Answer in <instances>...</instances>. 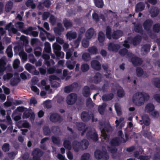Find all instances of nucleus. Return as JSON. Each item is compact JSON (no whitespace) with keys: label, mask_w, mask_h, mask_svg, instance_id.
Instances as JSON below:
<instances>
[{"label":"nucleus","mask_w":160,"mask_h":160,"mask_svg":"<svg viewBox=\"0 0 160 160\" xmlns=\"http://www.w3.org/2000/svg\"><path fill=\"white\" fill-rule=\"evenodd\" d=\"M149 98V96L148 94L137 92L133 95L132 101L136 106H139L142 105L145 101L148 100Z\"/></svg>","instance_id":"f257e3e1"},{"label":"nucleus","mask_w":160,"mask_h":160,"mask_svg":"<svg viewBox=\"0 0 160 160\" xmlns=\"http://www.w3.org/2000/svg\"><path fill=\"white\" fill-rule=\"evenodd\" d=\"M88 145V141L86 139H83L80 142L77 140H74L72 142V148L76 152H79L80 150L86 149Z\"/></svg>","instance_id":"f03ea898"},{"label":"nucleus","mask_w":160,"mask_h":160,"mask_svg":"<svg viewBox=\"0 0 160 160\" xmlns=\"http://www.w3.org/2000/svg\"><path fill=\"white\" fill-rule=\"evenodd\" d=\"M94 156L95 158L97 159L102 158L107 160L109 158V156L106 151H102L99 150H97L95 151Z\"/></svg>","instance_id":"7ed1b4c3"},{"label":"nucleus","mask_w":160,"mask_h":160,"mask_svg":"<svg viewBox=\"0 0 160 160\" xmlns=\"http://www.w3.org/2000/svg\"><path fill=\"white\" fill-rule=\"evenodd\" d=\"M87 138L94 142L97 141L98 139V135L96 131L91 129L88 131L86 133Z\"/></svg>","instance_id":"20e7f679"},{"label":"nucleus","mask_w":160,"mask_h":160,"mask_svg":"<svg viewBox=\"0 0 160 160\" xmlns=\"http://www.w3.org/2000/svg\"><path fill=\"white\" fill-rule=\"evenodd\" d=\"M43 152L38 148H36L32 151V155L33 160H38L40 159L43 154Z\"/></svg>","instance_id":"39448f33"},{"label":"nucleus","mask_w":160,"mask_h":160,"mask_svg":"<svg viewBox=\"0 0 160 160\" xmlns=\"http://www.w3.org/2000/svg\"><path fill=\"white\" fill-rule=\"evenodd\" d=\"M77 96L76 94L71 93L67 98L66 101L68 105H72L74 104L77 99Z\"/></svg>","instance_id":"423d86ee"},{"label":"nucleus","mask_w":160,"mask_h":160,"mask_svg":"<svg viewBox=\"0 0 160 160\" xmlns=\"http://www.w3.org/2000/svg\"><path fill=\"white\" fill-rule=\"evenodd\" d=\"M153 24V21L151 19H148L145 20L143 22V26L144 29L147 31L150 30Z\"/></svg>","instance_id":"0eeeda50"},{"label":"nucleus","mask_w":160,"mask_h":160,"mask_svg":"<svg viewBox=\"0 0 160 160\" xmlns=\"http://www.w3.org/2000/svg\"><path fill=\"white\" fill-rule=\"evenodd\" d=\"M50 120L53 122H60L61 121L62 118L60 115L57 113H52L50 117Z\"/></svg>","instance_id":"6e6552de"},{"label":"nucleus","mask_w":160,"mask_h":160,"mask_svg":"<svg viewBox=\"0 0 160 160\" xmlns=\"http://www.w3.org/2000/svg\"><path fill=\"white\" fill-rule=\"evenodd\" d=\"M131 61L134 66L141 65L142 62V59L137 56L132 57L131 58Z\"/></svg>","instance_id":"1a4fd4ad"},{"label":"nucleus","mask_w":160,"mask_h":160,"mask_svg":"<svg viewBox=\"0 0 160 160\" xmlns=\"http://www.w3.org/2000/svg\"><path fill=\"white\" fill-rule=\"evenodd\" d=\"M141 36L138 34L136 35L134 38H129V40L134 46H136L139 44L141 42Z\"/></svg>","instance_id":"9d476101"},{"label":"nucleus","mask_w":160,"mask_h":160,"mask_svg":"<svg viewBox=\"0 0 160 160\" xmlns=\"http://www.w3.org/2000/svg\"><path fill=\"white\" fill-rule=\"evenodd\" d=\"M91 114L88 112L86 111H83L81 115L82 120L84 122H87L91 118Z\"/></svg>","instance_id":"9b49d317"},{"label":"nucleus","mask_w":160,"mask_h":160,"mask_svg":"<svg viewBox=\"0 0 160 160\" xmlns=\"http://www.w3.org/2000/svg\"><path fill=\"white\" fill-rule=\"evenodd\" d=\"M120 48L119 44H114L113 43H109L108 45V49L109 51L117 52Z\"/></svg>","instance_id":"f8f14e48"},{"label":"nucleus","mask_w":160,"mask_h":160,"mask_svg":"<svg viewBox=\"0 0 160 160\" xmlns=\"http://www.w3.org/2000/svg\"><path fill=\"white\" fill-rule=\"evenodd\" d=\"M91 66L94 69L99 70L101 69V65L99 62L97 60H93L91 62Z\"/></svg>","instance_id":"ddd939ff"},{"label":"nucleus","mask_w":160,"mask_h":160,"mask_svg":"<svg viewBox=\"0 0 160 160\" xmlns=\"http://www.w3.org/2000/svg\"><path fill=\"white\" fill-rule=\"evenodd\" d=\"M102 75L100 73L97 72L92 78V81L94 83L98 84L100 83L102 80Z\"/></svg>","instance_id":"4468645a"},{"label":"nucleus","mask_w":160,"mask_h":160,"mask_svg":"<svg viewBox=\"0 0 160 160\" xmlns=\"http://www.w3.org/2000/svg\"><path fill=\"white\" fill-rule=\"evenodd\" d=\"M6 63L4 60L0 59V76H2L4 71L6 69Z\"/></svg>","instance_id":"2eb2a0df"},{"label":"nucleus","mask_w":160,"mask_h":160,"mask_svg":"<svg viewBox=\"0 0 160 160\" xmlns=\"http://www.w3.org/2000/svg\"><path fill=\"white\" fill-rule=\"evenodd\" d=\"M78 84L76 82L73 83L71 85L65 87L64 88V92L67 93H70L73 89L77 87Z\"/></svg>","instance_id":"dca6fc26"},{"label":"nucleus","mask_w":160,"mask_h":160,"mask_svg":"<svg viewBox=\"0 0 160 160\" xmlns=\"http://www.w3.org/2000/svg\"><path fill=\"white\" fill-rule=\"evenodd\" d=\"M145 7V4L143 2H139L137 3L135 6V12H138L143 11L144 10Z\"/></svg>","instance_id":"f3484780"},{"label":"nucleus","mask_w":160,"mask_h":160,"mask_svg":"<svg viewBox=\"0 0 160 160\" xmlns=\"http://www.w3.org/2000/svg\"><path fill=\"white\" fill-rule=\"evenodd\" d=\"M123 34L122 32L120 30H117L113 32L112 37L114 39H117L121 37Z\"/></svg>","instance_id":"a211bd4d"},{"label":"nucleus","mask_w":160,"mask_h":160,"mask_svg":"<svg viewBox=\"0 0 160 160\" xmlns=\"http://www.w3.org/2000/svg\"><path fill=\"white\" fill-rule=\"evenodd\" d=\"M63 23L64 26L66 29L72 27L73 26L71 20L68 19L66 18L63 20Z\"/></svg>","instance_id":"6ab92c4d"},{"label":"nucleus","mask_w":160,"mask_h":160,"mask_svg":"<svg viewBox=\"0 0 160 160\" xmlns=\"http://www.w3.org/2000/svg\"><path fill=\"white\" fill-rule=\"evenodd\" d=\"M114 96V94L111 93L108 94H104L102 96V99L104 101H109L113 98Z\"/></svg>","instance_id":"aec40b11"},{"label":"nucleus","mask_w":160,"mask_h":160,"mask_svg":"<svg viewBox=\"0 0 160 160\" xmlns=\"http://www.w3.org/2000/svg\"><path fill=\"white\" fill-rule=\"evenodd\" d=\"M159 12V9L157 7H152L150 11V13L151 14V17L152 18L156 17L158 14Z\"/></svg>","instance_id":"412c9836"},{"label":"nucleus","mask_w":160,"mask_h":160,"mask_svg":"<svg viewBox=\"0 0 160 160\" xmlns=\"http://www.w3.org/2000/svg\"><path fill=\"white\" fill-rule=\"evenodd\" d=\"M82 94L83 96L86 98L90 96L91 92L89 87L85 86L84 87L82 91Z\"/></svg>","instance_id":"4be33fe9"},{"label":"nucleus","mask_w":160,"mask_h":160,"mask_svg":"<svg viewBox=\"0 0 160 160\" xmlns=\"http://www.w3.org/2000/svg\"><path fill=\"white\" fill-rule=\"evenodd\" d=\"M134 31L135 32L142 34L143 32L142 26L139 23H137L136 24L134 28Z\"/></svg>","instance_id":"5701e85b"},{"label":"nucleus","mask_w":160,"mask_h":160,"mask_svg":"<svg viewBox=\"0 0 160 160\" xmlns=\"http://www.w3.org/2000/svg\"><path fill=\"white\" fill-rule=\"evenodd\" d=\"M99 129L101 131V133H106V132L108 133L112 131V128L109 123L106 124L103 128L101 127V128H100Z\"/></svg>","instance_id":"b1692460"},{"label":"nucleus","mask_w":160,"mask_h":160,"mask_svg":"<svg viewBox=\"0 0 160 160\" xmlns=\"http://www.w3.org/2000/svg\"><path fill=\"white\" fill-rule=\"evenodd\" d=\"M94 33V29L92 28L89 29L85 33V37L88 39H91Z\"/></svg>","instance_id":"393cba45"},{"label":"nucleus","mask_w":160,"mask_h":160,"mask_svg":"<svg viewBox=\"0 0 160 160\" xmlns=\"http://www.w3.org/2000/svg\"><path fill=\"white\" fill-rule=\"evenodd\" d=\"M76 126L78 129L79 131H81L84 129L82 133V135H83L86 131L85 129H84L85 127V124L82 122H79L77 123Z\"/></svg>","instance_id":"a878e982"},{"label":"nucleus","mask_w":160,"mask_h":160,"mask_svg":"<svg viewBox=\"0 0 160 160\" xmlns=\"http://www.w3.org/2000/svg\"><path fill=\"white\" fill-rule=\"evenodd\" d=\"M67 38L69 40L75 39L77 37L76 32H72V31L68 32L66 34Z\"/></svg>","instance_id":"bb28decb"},{"label":"nucleus","mask_w":160,"mask_h":160,"mask_svg":"<svg viewBox=\"0 0 160 160\" xmlns=\"http://www.w3.org/2000/svg\"><path fill=\"white\" fill-rule=\"evenodd\" d=\"M112 29L110 26H108L106 28V37L109 40L112 39Z\"/></svg>","instance_id":"cd10ccee"},{"label":"nucleus","mask_w":160,"mask_h":160,"mask_svg":"<svg viewBox=\"0 0 160 160\" xmlns=\"http://www.w3.org/2000/svg\"><path fill=\"white\" fill-rule=\"evenodd\" d=\"M155 107L153 104L151 103H148L145 107V110L147 112L152 111L154 109Z\"/></svg>","instance_id":"c85d7f7f"},{"label":"nucleus","mask_w":160,"mask_h":160,"mask_svg":"<svg viewBox=\"0 0 160 160\" xmlns=\"http://www.w3.org/2000/svg\"><path fill=\"white\" fill-rule=\"evenodd\" d=\"M88 51L91 55H96L98 53V49L95 46L89 47L88 48Z\"/></svg>","instance_id":"c756f323"},{"label":"nucleus","mask_w":160,"mask_h":160,"mask_svg":"<svg viewBox=\"0 0 160 160\" xmlns=\"http://www.w3.org/2000/svg\"><path fill=\"white\" fill-rule=\"evenodd\" d=\"M151 46V45L149 44H144L142 46L141 50L142 52H144L147 53L149 52Z\"/></svg>","instance_id":"7c9ffc66"},{"label":"nucleus","mask_w":160,"mask_h":160,"mask_svg":"<svg viewBox=\"0 0 160 160\" xmlns=\"http://www.w3.org/2000/svg\"><path fill=\"white\" fill-rule=\"evenodd\" d=\"M82 60L85 62L89 61L91 59V56L89 53L88 52H84L82 55Z\"/></svg>","instance_id":"2f4dec72"},{"label":"nucleus","mask_w":160,"mask_h":160,"mask_svg":"<svg viewBox=\"0 0 160 160\" xmlns=\"http://www.w3.org/2000/svg\"><path fill=\"white\" fill-rule=\"evenodd\" d=\"M95 6L98 8H102L104 4L103 0H93Z\"/></svg>","instance_id":"473e14b6"},{"label":"nucleus","mask_w":160,"mask_h":160,"mask_svg":"<svg viewBox=\"0 0 160 160\" xmlns=\"http://www.w3.org/2000/svg\"><path fill=\"white\" fill-rule=\"evenodd\" d=\"M43 132L45 136H49L50 135L51 133V130L49 127L45 125L43 127Z\"/></svg>","instance_id":"72a5a7b5"},{"label":"nucleus","mask_w":160,"mask_h":160,"mask_svg":"<svg viewBox=\"0 0 160 160\" xmlns=\"http://www.w3.org/2000/svg\"><path fill=\"white\" fill-rule=\"evenodd\" d=\"M105 35L102 31H100L98 33V40L100 43L103 42L105 40Z\"/></svg>","instance_id":"f704fd0d"},{"label":"nucleus","mask_w":160,"mask_h":160,"mask_svg":"<svg viewBox=\"0 0 160 160\" xmlns=\"http://www.w3.org/2000/svg\"><path fill=\"white\" fill-rule=\"evenodd\" d=\"M13 5V2L11 1H9L5 5V11L7 12H10L12 8Z\"/></svg>","instance_id":"c9c22d12"},{"label":"nucleus","mask_w":160,"mask_h":160,"mask_svg":"<svg viewBox=\"0 0 160 160\" xmlns=\"http://www.w3.org/2000/svg\"><path fill=\"white\" fill-rule=\"evenodd\" d=\"M52 47L54 53L61 51V47L60 45L58 44L56 42L53 44Z\"/></svg>","instance_id":"e433bc0d"},{"label":"nucleus","mask_w":160,"mask_h":160,"mask_svg":"<svg viewBox=\"0 0 160 160\" xmlns=\"http://www.w3.org/2000/svg\"><path fill=\"white\" fill-rule=\"evenodd\" d=\"M51 47L50 43L48 42H46L44 43V51L46 53H49L51 52Z\"/></svg>","instance_id":"4c0bfd02"},{"label":"nucleus","mask_w":160,"mask_h":160,"mask_svg":"<svg viewBox=\"0 0 160 160\" xmlns=\"http://www.w3.org/2000/svg\"><path fill=\"white\" fill-rule=\"evenodd\" d=\"M110 143L112 146H117L119 145V140L117 138H112L111 140Z\"/></svg>","instance_id":"58836bf2"},{"label":"nucleus","mask_w":160,"mask_h":160,"mask_svg":"<svg viewBox=\"0 0 160 160\" xmlns=\"http://www.w3.org/2000/svg\"><path fill=\"white\" fill-rule=\"evenodd\" d=\"M25 4L27 7H30L32 9H34L36 8V5L33 3V0H28L26 2Z\"/></svg>","instance_id":"ea45409f"},{"label":"nucleus","mask_w":160,"mask_h":160,"mask_svg":"<svg viewBox=\"0 0 160 160\" xmlns=\"http://www.w3.org/2000/svg\"><path fill=\"white\" fill-rule=\"evenodd\" d=\"M63 146L66 148L70 150L72 148V145L71 142L68 140H65L64 141L63 143Z\"/></svg>","instance_id":"a19ab883"},{"label":"nucleus","mask_w":160,"mask_h":160,"mask_svg":"<svg viewBox=\"0 0 160 160\" xmlns=\"http://www.w3.org/2000/svg\"><path fill=\"white\" fill-rule=\"evenodd\" d=\"M6 52L8 56L10 58H12L13 56V53L12 50V47L11 45H9L7 48Z\"/></svg>","instance_id":"79ce46f5"},{"label":"nucleus","mask_w":160,"mask_h":160,"mask_svg":"<svg viewBox=\"0 0 160 160\" xmlns=\"http://www.w3.org/2000/svg\"><path fill=\"white\" fill-rule=\"evenodd\" d=\"M20 81V79L19 77L12 79L10 80V84L12 86H15Z\"/></svg>","instance_id":"37998d69"},{"label":"nucleus","mask_w":160,"mask_h":160,"mask_svg":"<svg viewBox=\"0 0 160 160\" xmlns=\"http://www.w3.org/2000/svg\"><path fill=\"white\" fill-rule=\"evenodd\" d=\"M34 54L36 56H39L41 54L42 48L39 46L36 47L34 49Z\"/></svg>","instance_id":"c03bdc74"},{"label":"nucleus","mask_w":160,"mask_h":160,"mask_svg":"<svg viewBox=\"0 0 160 160\" xmlns=\"http://www.w3.org/2000/svg\"><path fill=\"white\" fill-rule=\"evenodd\" d=\"M102 67L103 70L106 71L107 74H105V76L107 78H109L110 75H111L110 70H108V66L107 65H102Z\"/></svg>","instance_id":"a18cd8bd"},{"label":"nucleus","mask_w":160,"mask_h":160,"mask_svg":"<svg viewBox=\"0 0 160 160\" xmlns=\"http://www.w3.org/2000/svg\"><path fill=\"white\" fill-rule=\"evenodd\" d=\"M152 29L154 32H159L160 30V24L157 23L154 24L153 26Z\"/></svg>","instance_id":"49530a36"},{"label":"nucleus","mask_w":160,"mask_h":160,"mask_svg":"<svg viewBox=\"0 0 160 160\" xmlns=\"http://www.w3.org/2000/svg\"><path fill=\"white\" fill-rule=\"evenodd\" d=\"M89 66L87 63H83L81 66V70L83 72L87 71L89 69Z\"/></svg>","instance_id":"de8ad7c7"},{"label":"nucleus","mask_w":160,"mask_h":160,"mask_svg":"<svg viewBox=\"0 0 160 160\" xmlns=\"http://www.w3.org/2000/svg\"><path fill=\"white\" fill-rule=\"evenodd\" d=\"M10 144L8 143H4L2 146V149L4 152H7L10 150Z\"/></svg>","instance_id":"09e8293b"},{"label":"nucleus","mask_w":160,"mask_h":160,"mask_svg":"<svg viewBox=\"0 0 160 160\" xmlns=\"http://www.w3.org/2000/svg\"><path fill=\"white\" fill-rule=\"evenodd\" d=\"M52 139L53 143L57 145L60 144V139L59 137H56L54 136L52 137Z\"/></svg>","instance_id":"8fccbe9b"},{"label":"nucleus","mask_w":160,"mask_h":160,"mask_svg":"<svg viewBox=\"0 0 160 160\" xmlns=\"http://www.w3.org/2000/svg\"><path fill=\"white\" fill-rule=\"evenodd\" d=\"M115 110L118 116H120L122 114L121 108L118 103H115L114 105Z\"/></svg>","instance_id":"3c124183"},{"label":"nucleus","mask_w":160,"mask_h":160,"mask_svg":"<svg viewBox=\"0 0 160 160\" xmlns=\"http://www.w3.org/2000/svg\"><path fill=\"white\" fill-rule=\"evenodd\" d=\"M137 76L138 77L142 76L143 74V70L141 67H137L136 69Z\"/></svg>","instance_id":"603ef678"},{"label":"nucleus","mask_w":160,"mask_h":160,"mask_svg":"<svg viewBox=\"0 0 160 160\" xmlns=\"http://www.w3.org/2000/svg\"><path fill=\"white\" fill-rule=\"evenodd\" d=\"M90 157V155L89 153H84L82 154L81 157V160H88Z\"/></svg>","instance_id":"864d4df0"},{"label":"nucleus","mask_w":160,"mask_h":160,"mask_svg":"<svg viewBox=\"0 0 160 160\" xmlns=\"http://www.w3.org/2000/svg\"><path fill=\"white\" fill-rule=\"evenodd\" d=\"M49 22L52 25H54L56 22V19L54 15H51L49 19Z\"/></svg>","instance_id":"5fc2aeb1"},{"label":"nucleus","mask_w":160,"mask_h":160,"mask_svg":"<svg viewBox=\"0 0 160 160\" xmlns=\"http://www.w3.org/2000/svg\"><path fill=\"white\" fill-rule=\"evenodd\" d=\"M46 34L47 38L50 41L52 42L55 40V37L53 35H52L48 32H47Z\"/></svg>","instance_id":"6e6d98bb"},{"label":"nucleus","mask_w":160,"mask_h":160,"mask_svg":"<svg viewBox=\"0 0 160 160\" xmlns=\"http://www.w3.org/2000/svg\"><path fill=\"white\" fill-rule=\"evenodd\" d=\"M54 53L58 59L63 58L64 57V52L61 51Z\"/></svg>","instance_id":"4d7b16f0"},{"label":"nucleus","mask_w":160,"mask_h":160,"mask_svg":"<svg viewBox=\"0 0 160 160\" xmlns=\"http://www.w3.org/2000/svg\"><path fill=\"white\" fill-rule=\"evenodd\" d=\"M117 95L118 97L122 98L125 95V92L124 90L122 89H118L117 92Z\"/></svg>","instance_id":"13d9d810"},{"label":"nucleus","mask_w":160,"mask_h":160,"mask_svg":"<svg viewBox=\"0 0 160 160\" xmlns=\"http://www.w3.org/2000/svg\"><path fill=\"white\" fill-rule=\"evenodd\" d=\"M13 76V74L10 73H8L4 75L3 79L4 80H9Z\"/></svg>","instance_id":"bf43d9fd"},{"label":"nucleus","mask_w":160,"mask_h":160,"mask_svg":"<svg viewBox=\"0 0 160 160\" xmlns=\"http://www.w3.org/2000/svg\"><path fill=\"white\" fill-rule=\"evenodd\" d=\"M128 51L127 49L123 48L119 50V53L121 55L123 56L126 55Z\"/></svg>","instance_id":"052dcab7"},{"label":"nucleus","mask_w":160,"mask_h":160,"mask_svg":"<svg viewBox=\"0 0 160 160\" xmlns=\"http://www.w3.org/2000/svg\"><path fill=\"white\" fill-rule=\"evenodd\" d=\"M92 18L96 22H98L99 20V16L95 12H94L92 14Z\"/></svg>","instance_id":"680f3d73"},{"label":"nucleus","mask_w":160,"mask_h":160,"mask_svg":"<svg viewBox=\"0 0 160 160\" xmlns=\"http://www.w3.org/2000/svg\"><path fill=\"white\" fill-rule=\"evenodd\" d=\"M20 62L19 59H16L14 62L13 67L14 69H17L19 67Z\"/></svg>","instance_id":"e2e57ef3"},{"label":"nucleus","mask_w":160,"mask_h":160,"mask_svg":"<svg viewBox=\"0 0 160 160\" xmlns=\"http://www.w3.org/2000/svg\"><path fill=\"white\" fill-rule=\"evenodd\" d=\"M154 158L155 160L160 159V148L158 150V151L155 153Z\"/></svg>","instance_id":"0e129e2a"},{"label":"nucleus","mask_w":160,"mask_h":160,"mask_svg":"<svg viewBox=\"0 0 160 160\" xmlns=\"http://www.w3.org/2000/svg\"><path fill=\"white\" fill-rule=\"evenodd\" d=\"M82 45L85 48H88L89 44V41L87 40H83L82 41Z\"/></svg>","instance_id":"69168bd1"},{"label":"nucleus","mask_w":160,"mask_h":160,"mask_svg":"<svg viewBox=\"0 0 160 160\" xmlns=\"http://www.w3.org/2000/svg\"><path fill=\"white\" fill-rule=\"evenodd\" d=\"M17 154V153L14 152H12L8 153V157L11 159H13L15 158V156Z\"/></svg>","instance_id":"338daca9"},{"label":"nucleus","mask_w":160,"mask_h":160,"mask_svg":"<svg viewBox=\"0 0 160 160\" xmlns=\"http://www.w3.org/2000/svg\"><path fill=\"white\" fill-rule=\"evenodd\" d=\"M155 86L158 88H160V80L158 79H156L154 81Z\"/></svg>","instance_id":"774afa93"}]
</instances>
